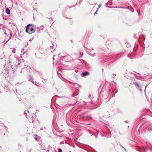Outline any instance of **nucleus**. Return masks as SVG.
Here are the masks:
<instances>
[{
	"label": "nucleus",
	"instance_id": "2",
	"mask_svg": "<svg viewBox=\"0 0 152 152\" xmlns=\"http://www.w3.org/2000/svg\"><path fill=\"white\" fill-rule=\"evenodd\" d=\"M82 74L83 76H85L86 75H88L89 73L88 72H82Z\"/></svg>",
	"mask_w": 152,
	"mask_h": 152
},
{
	"label": "nucleus",
	"instance_id": "3",
	"mask_svg": "<svg viewBox=\"0 0 152 152\" xmlns=\"http://www.w3.org/2000/svg\"><path fill=\"white\" fill-rule=\"evenodd\" d=\"M6 13L8 14H10V11L9 9L8 8H7L6 9Z\"/></svg>",
	"mask_w": 152,
	"mask_h": 152
},
{
	"label": "nucleus",
	"instance_id": "5",
	"mask_svg": "<svg viewBox=\"0 0 152 152\" xmlns=\"http://www.w3.org/2000/svg\"><path fill=\"white\" fill-rule=\"evenodd\" d=\"M58 152H62V150L61 149H59L58 150Z\"/></svg>",
	"mask_w": 152,
	"mask_h": 152
},
{
	"label": "nucleus",
	"instance_id": "6",
	"mask_svg": "<svg viewBox=\"0 0 152 152\" xmlns=\"http://www.w3.org/2000/svg\"><path fill=\"white\" fill-rule=\"evenodd\" d=\"M34 139H35L36 140H37L38 139H37V137H35L34 138Z\"/></svg>",
	"mask_w": 152,
	"mask_h": 152
},
{
	"label": "nucleus",
	"instance_id": "1",
	"mask_svg": "<svg viewBox=\"0 0 152 152\" xmlns=\"http://www.w3.org/2000/svg\"><path fill=\"white\" fill-rule=\"evenodd\" d=\"M36 29L35 25L32 24H29L26 26V32L29 34H32L34 33Z\"/></svg>",
	"mask_w": 152,
	"mask_h": 152
},
{
	"label": "nucleus",
	"instance_id": "4",
	"mask_svg": "<svg viewBox=\"0 0 152 152\" xmlns=\"http://www.w3.org/2000/svg\"><path fill=\"white\" fill-rule=\"evenodd\" d=\"M135 85L136 86H137L138 87H140V84L139 83H135Z\"/></svg>",
	"mask_w": 152,
	"mask_h": 152
},
{
	"label": "nucleus",
	"instance_id": "8",
	"mask_svg": "<svg viewBox=\"0 0 152 152\" xmlns=\"http://www.w3.org/2000/svg\"><path fill=\"white\" fill-rule=\"evenodd\" d=\"M97 11H96V12H95V14H96V12H97Z\"/></svg>",
	"mask_w": 152,
	"mask_h": 152
},
{
	"label": "nucleus",
	"instance_id": "7",
	"mask_svg": "<svg viewBox=\"0 0 152 152\" xmlns=\"http://www.w3.org/2000/svg\"><path fill=\"white\" fill-rule=\"evenodd\" d=\"M35 136H37V134H35Z\"/></svg>",
	"mask_w": 152,
	"mask_h": 152
}]
</instances>
